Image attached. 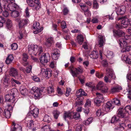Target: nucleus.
Wrapping results in <instances>:
<instances>
[{
    "mask_svg": "<svg viewBox=\"0 0 131 131\" xmlns=\"http://www.w3.org/2000/svg\"><path fill=\"white\" fill-rule=\"evenodd\" d=\"M74 113H73L67 112L65 113L63 116L64 119L66 120L67 118H69V119L74 118L75 119H78L80 118V114L78 112Z\"/></svg>",
    "mask_w": 131,
    "mask_h": 131,
    "instance_id": "obj_4",
    "label": "nucleus"
},
{
    "mask_svg": "<svg viewBox=\"0 0 131 131\" xmlns=\"http://www.w3.org/2000/svg\"><path fill=\"white\" fill-rule=\"evenodd\" d=\"M63 14L64 15H67L69 11L68 9L67 8H64L63 10Z\"/></svg>",
    "mask_w": 131,
    "mask_h": 131,
    "instance_id": "obj_63",
    "label": "nucleus"
},
{
    "mask_svg": "<svg viewBox=\"0 0 131 131\" xmlns=\"http://www.w3.org/2000/svg\"><path fill=\"white\" fill-rule=\"evenodd\" d=\"M112 78H111V76L106 75L104 77V80L106 83H110L112 80Z\"/></svg>",
    "mask_w": 131,
    "mask_h": 131,
    "instance_id": "obj_41",
    "label": "nucleus"
},
{
    "mask_svg": "<svg viewBox=\"0 0 131 131\" xmlns=\"http://www.w3.org/2000/svg\"><path fill=\"white\" fill-rule=\"evenodd\" d=\"M14 59V57L12 54L9 55L6 58L5 62L7 64H9L11 63Z\"/></svg>",
    "mask_w": 131,
    "mask_h": 131,
    "instance_id": "obj_23",
    "label": "nucleus"
},
{
    "mask_svg": "<svg viewBox=\"0 0 131 131\" xmlns=\"http://www.w3.org/2000/svg\"><path fill=\"white\" fill-rule=\"evenodd\" d=\"M122 88L121 86L117 85L112 89L111 91L113 93H115L118 92L119 90H122Z\"/></svg>",
    "mask_w": 131,
    "mask_h": 131,
    "instance_id": "obj_24",
    "label": "nucleus"
},
{
    "mask_svg": "<svg viewBox=\"0 0 131 131\" xmlns=\"http://www.w3.org/2000/svg\"><path fill=\"white\" fill-rule=\"evenodd\" d=\"M83 97H80L79 98L77 97L75 104V106L78 107L82 105L83 104Z\"/></svg>",
    "mask_w": 131,
    "mask_h": 131,
    "instance_id": "obj_20",
    "label": "nucleus"
},
{
    "mask_svg": "<svg viewBox=\"0 0 131 131\" xmlns=\"http://www.w3.org/2000/svg\"><path fill=\"white\" fill-rule=\"evenodd\" d=\"M28 53L30 54L39 55L42 52V48L39 47V48L37 45H29L28 47Z\"/></svg>",
    "mask_w": 131,
    "mask_h": 131,
    "instance_id": "obj_1",
    "label": "nucleus"
},
{
    "mask_svg": "<svg viewBox=\"0 0 131 131\" xmlns=\"http://www.w3.org/2000/svg\"><path fill=\"white\" fill-rule=\"evenodd\" d=\"M102 64L103 66L104 67H107L108 66V64L105 60H104L102 62Z\"/></svg>",
    "mask_w": 131,
    "mask_h": 131,
    "instance_id": "obj_52",
    "label": "nucleus"
},
{
    "mask_svg": "<svg viewBox=\"0 0 131 131\" xmlns=\"http://www.w3.org/2000/svg\"><path fill=\"white\" fill-rule=\"evenodd\" d=\"M28 20V19H25L20 20L19 22L18 26L20 30L24 29V28L27 24Z\"/></svg>",
    "mask_w": 131,
    "mask_h": 131,
    "instance_id": "obj_16",
    "label": "nucleus"
},
{
    "mask_svg": "<svg viewBox=\"0 0 131 131\" xmlns=\"http://www.w3.org/2000/svg\"><path fill=\"white\" fill-rule=\"evenodd\" d=\"M32 79L34 81L37 82H40V78L36 76L32 77Z\"/></svg>",
    "mask_w": 131,
    "mask_h": 131,
    "instance_id": "obj_47",
    "label": "nucleus"
},
{
    "mask_svg": "<svg viewBox=\"0 0 131 131\" xmlns=\"http://www.w3.org/2000/svg\"><path fill=\"white\" fill-rule=\"evenodd\" d=\"M92 118L91 117L89 118L87 120H86L83 122V124H85L86 125H87L89 124L92 122Z\"/></svg>",
    "mask_w": 131,
    "mask_h": 131,
    "instance_id": "obj_38",
    "label": "nucleus"
},
{
    "mask_svg": "<svg viewBox=\"0 0 131 131\" xmlns=\"http://www.w3.org/2000/svg\"><path fill=\"white\" fill-rule=\"evenodd\" d=\"M42 130L43 131H50V128L48 125H45L42 127Z\"/></svg>",
    "mask_w": 131,
    "mask_h": 131,
    "instance_id": "obj_40",
    "label": "nucleus"
},
{
    "mask_svg": "<svg viewBox=\"0 0 131 131\" xmlns=\"http://www.w3.org/2000/svg\"><path fill=\"white\" fill-rule=\"evenodd\" d=\"M54 92V90L53 87L50 86L47 88V92L48 93L50 94Z\"/></svg>",
    "mask_w": 131,
    "mask_h": 131,
    "instance_id": "obj_42",
    "label": "nucleus"
},
{
    "mask_svg": "<svg viewBox=\"0 0 131 131\" xmlns=\"http://www.w3.org/2000/svg\"><path fill=\"white\" fill-rule=\"evenodd\" d=\"M106 75L110 76L111 78L115 79L116 78L115 75L113 73L112 70L109 68H106Z\"/></svg>",
    "mask_w": 131,
    "mask_h": 131,
    "instance_id": "obj_21",
    "label": "nucleus"
},
{
    "mask_svg": "<svg viewBox=\"0 0 131 131\" xmlns=\"http://www.w3.org/2000/svg\"><path fill=\"white\" fill-rule=\"evenodd\" d=\"M12 26V22L10 20L8 19L6 23V27L8 29H10Z\"/></svg>",
    "mask_w": 131,
    "mask_h": 131,
    "instance_id": "obj_25",
    "label": "nucleus"
},
{
    "mask_svg": "<svg viewBox=\"0 0 131 131\" xmlns=\"http://www.w3.org/2000/svg\"><path fill=\"white\" fill-rule=\"evenodd\" d=\"M52 71L44 69H42L41 70V73L46 78H48L50 77L52 75Z\"/></svg>",
    "mask_w": 131,
    "mask_h": 131,
    "instance_id": "obj_13",
    "label": "nucleus"
},
{
    "mask_svg": "<svg viewBox=\"0 0 131 131\" xmlns=\"http://www.w3.org/2000/svg\"><path fill=\"white\" fill-rule=\"evenodd\" d=\"M82 130V126L81 125H79L76 128V131H81Z\"/></svg>",
    "mask_w": 131,
    "mask_h": 131,
    "instance_id": "obj_64",
    "label": "nucleus"
},
{
    "mask_svg": "<svg viewBox=\"0 0 131 131\" xmlns=\"http://www.w3.org/2000/svg\"><path fill=\"white\" fill-rule=\"evenodd\" d=\"M117 20H122L121 23L122 26H123V27H127L130 24V20L126 16L118 18Z\"/></svg>",
    "mask_w": 131,
    "mask_h": 131,
    "instance_id": "obj_7",
    "label": "nucleus"
},
{
    "mask_svg": "<svg viewBox=\"0 0 131 131\" xmlns=\"http://www.w3.org/2000/svg\"><path fill=\"white\" fill-rule=\"evenodd\" d=\"M118 116H114L112 118L111 120V123H116L119 120V118L118 117H119Z\"/></svg>",
    "mask_w": 131,
    "mask_h": 131,
    "instance_id": "obj_32",
    "label": "nucleus"
},
{
    "mask_svg": "<svg viewBox=\"0 0 131 131\" xmlns=\"http://www.w3.org/2000/svg\"><path fill=\"white\" fill-rule=\"evenodd\" d=\"M27 2L30 6L35 8V4L33 0H27Z\"/></svg>",
    "mask_w": 131,
    "mask_h": 131,
    "instance_id": "obj_34",
    "label": "nucleus"
},
{
    "mask_svg": "<svg viewBox=\"0 0 131 131\" xmlns=\"http://www.w3.org/2000/svg\"><path fill=\"white\" fill-rule=\"evenodd\" d=\"M12 49L13 50H15L17 48V45L16 43H13L11 45Z\"/></svg>",
    "mask_w": 131,
    "mask_h": 131,
    "instance_id": "obj_50",
    "label": "nucleus"
},
{
    "mask_svg": "<svg viewBox=\"0 0 131 131\" xmlns=\"http://www.w3.org/2000/svg\"><path fill=\"white\" fill-rule=\"evenodd\" d=\"M107 57L109 59L112 58L114 56L113 52L110 51H108L106 55Z\"/></svg>",
    "mask_w": 131,
    "mask_h": 131,
    "instance_id": "obj_28",
    "label": "nucleus"
},
{
    "mask_svg": "<svg viewBox=\"0 0 131 131\" xmlns=\"http://www.w3.org/2000/svg\"><path fill=\"white\" fill-rule=\"evenodd\" d=\"M119 126L120 128L122 130H123L124 129V127H126L125 124L124 123H119Z\"/></svg>",
    "mask_w": 131,
    "mask_h": 131,
    "instance_id": "obj_58",
    "label": "nucleus"
},
{
    "mask_svg": "<svg viewBox=\"0 0 131 131\" xmlns=\"http://www.w3.org/2000/svg\"><path fill=\"white\" fill-rule=\"evenodd\" d=\"M113 35L115 37H123L125 35V32L122 30H113Z\"/></svg>",
    "mask_w": 131,
    "mask_h": 131,
    "instance_id": "obj_15",
    "label": "nucleus"
},
{
    "mask_svg": "<svg viewBox=\"0 0 131 131\" xmlns=\"http://www.w3.org/2000/svg\"><path fill=\"white\" fill-rule=\"evenodd\" d=\"M13 126L14 128L12 129L11 131H16L18 130L22 131V127L19 124H16L14 122H12V126Z\"/></svg>",
    "mask_w": 131,
    "mask_h": 131,
    "instance_id": "obj_18",
    "label": "nucleus"
},
{
    "mask_svg": "<svg viewBox=\"0 0 131 131\" xmlns=\"http://www.w3.org/2000/svg\"><path fill=\"white\" fill-rule=\"evenodd\" d=\"M41 55V57L40 59V63L43 64L45 63H47L49 61L50 57L48 53H44L43 52H41L39 55Z\"/></svg>",
    "mask_w": 131,
    "mask_h": 131,
    "instance_id": "obj_6",
    "label": "nucleus"
},
{
    "mask_svg": "<svg viewBox=\"0 0 131 131\" xmlns=\"http://www.w3.org/2000/svg\"><path fill=\"white\" fill-rule=\"evenodd\" d=\"M9 74L11 76L21 79V76L18 74L17 70L14 68H11L9 70Z\"/></svg>",
    "mask_w": 131,
    "mask_h": 131,
    "instance_id": "obj_12",
    "label": "nucleus"
},
{
    "mask_svg": "<svg viewBox=\"0 0 131 131\" xmlns=\"http://www.w3.org/2000/svg\"><path fill=\"white\" fill-rule=\"evenodd\" d=\"M43 120L44 122L49 123L51 121V118L48 115L46 114Z\"/></svg>",
    "mask_w": 131,
    "mask_h": 131,
    "instance_id": "obj_33",
    "label": "nucleus"
},
{
    "mask_svg": "<svg viewBox=\"0 0 131 131\" xmlns=\"http://www.w3.org/2000/svg\"><path fill=\"white\" fill-rule=\"evenodd\" d=\"M35 7L34 8V9L36 10H38L40 7L41 4L39 2L38 0H35Z\"/></svg>",
    "mask_w": 131,
    "mask_h": 131,
    "instance_id": "obj_27",
    "label": "nucleus"
},
{
    "mask_svg": "<svg viewBox=\"0 0 131 131\" xmlns=\"http://www.w3.org/2000/svg\"><path fill=\"white\" fill-rule=\"evenodd\" d=\"M69 69L73 77H77L78 75L83 72V70L81 67L74 68L73 66H70Z\"/></svg>",
    "mask_w": 131,
    "mask_h": 131,
    "instance_id": "obj_5",
    "label": "nucleus"
},
{
    "mask_svg": "<svg viewBox=\"0 0 131 131\" xmlns=\"http://www.w3.org/2000/svg\"><path fill=\"white\" fill-rule=\"evenodd\" d=\"M97 87L103 93H106L108 91L107 88L102 82H100L97 85Z\"/></svg>",
    "mask_w": 131,
    "mask_h": 131,
    "instance_id": "obj_10",
    "label": "nucleus"
},
{
    "mask_svg": "<svg viewBox=\"0 0 131 131\" xmlns=\"http://www.w3.org/2000/svg\"><path fill=\"white\" fill-rule=\"evenodd\" d=\"M126 9V7L125 6H121L118 7L116 9V13L118 15H123L124 14Z\"/></svg>",
    "mask_w": 131,
    "mask_h": 131,
    "instance_id": "obj_17",
    "label": "nucleus"
},
{
    "mask_svg": "<svg viewBox=\"0 0 131 131\" xmlns=\"http://www.w3.org/2000/svg\"><path fill=\"white\" fill-rule=\"evenodd\" d=\"M3 115L6 118H9L11 116V114L9 110H5L4 111V113L3 114Z\"/></svg>",
    "mask_w": 131,
    "mask_h": 131,
    "instance_id": "obj_30",
    "label": "nucleus"
},
{
    "mask_svg": "<svg viewBox=\"0 0 131 131\" xmlns=\"http://www.w3.org/2000/svg\"><path fill=\"white\" fill-rule=\"evenodd\" d=\"M11 91L10 94L6 95L5 98L6 101L13 103L15 101L14 96L16 95L18 92L17 89L16 88L12 89Z\"/></svg>",
    "mask_w": 131,
    "mask_h": 131,
    "instance_id": "obj_2",
    "label": "nucleus"
},
{
    "mask_svg": "<svg viewBox=\"0 0 131 131\" xmlns=\"http://www.w3.org/2000/svg\"><path fill=\"white\" fill-rule=\"evenodd\" d=\"M113 100V102L115 104L118 105L120 104V101L118 99L115 98Z\"/></svg>",
    "mask_w": 131,
    "mask_h": 131,
    "instance_id": "obj_55",
    "label": "nucleus"
},
{
    "mask_svg": "<svg viewBox=\"0 0 131 131\" xmlns=\"http://www.w3.org/2000/svg\"><path fill=\"white\" fill-rule=\"evenodd\" d=\"M77 41L81 45L83 41V37L82 35H79L77 36Z\"/></svg>",
    "mask_w": 131,
    "mask_h": 131,
    "instance_id": "obj_29",
    "label": "nucleus"
},
{
    "mask_svg": "<svg viewBox=\"0 0 131 131\" xmlns=\"http://www.w3.org/2000/svg\"><path fill=\"white\" fill-rule=\"evenodd\" d=\"M28 58V56L26 53H24L23 54V60L25 62H26Z\"/></svg>",
    "mask_w": 131,
    "mask_h": 131,
    "instance_id": "obj_59",
    "label": "nucleus"
},
{
    "mask_svg": "<svg viewBox=\"0 0 131 131\" xmlns=\"http://www.w3.org/2000/svg\"><path fill=\"white\" fill-rule=\"evenodd\" d=\"M29 128H31L34 127V121L33 120H31L29 122Z\"/></svg>",
    "mask_w": 131,
    "mask_h": 131,
    "instance_id": "obj_54",
    "label": "nucleus"
},
{
    "mask_svg": "<svg viewBox=\"0 0 131 131\" xmlns=\"http://www.w3.org/2000/svg\"><path fill=\"white\" fill-rule=\"evenodd\" d=\"M96 94L97 97L94 100L95 103L97 106H99L100 104L103 102L104 99L102 94L99 93H96Z\"/></svg>",
    "mask_w": 131,
    "mask_h": 131,
    "instance_id": "obj_8",
    "label": "nucleus"
},
{
    "mask_svg": "<svg viewBox=\"0 0 131 131\" xmlns=\"http://www.w3.org/2000/svg\"><path fill=\"white\" fill-rule=\"evenodd\" d=\"M131 50V46H126L124 47L122 50L123 52H128Z\"/></svg>",
    "mask_w": 131,
    "mask_h": 131,
    "instance_id": "obj_35",
    "label": "nucleus"
},
{
    "mask_svg": "<svg viewBox=\"0 0 131 131\" xmlns=\"http://www.w3.org/2000/svg\"><path fill=\"white\" fill-rule=\"evenodd\" d=\"M71 91V89L69 88H67L66 90V92L65 93V95L66 96H68L69 95V93Z\"/></svg>",
    "mask_w": 131,
    "mask_h": 131,
    "instance_id": "obj_61",
    "label": "nucleus"
},
{
    "mask_svg": "<svg viewBox=\"0 0 131 131\" xmlns=\"http://www.w3.org/2000/svg\"><path fill=\"white\" fill-rule=\"evenodd\" d=\"M91 105V101L89 100H88L86 101V102L85 104V106L88 107L90 106Z\"/></svg>",
    "mask_w": 131,
    "mask_h": 131,
    "instance_id": "obj_62",
    "label": "nucleus"
},
{
    "mask_svg": "<svg viewBox=\"0 0 131 131\" xmlns=\"http://www.w3.org/2000/svg\"><path fill=\"white\" fill-rule=\"evenodd\" d=\"M81 89H80L78 91H77L75 94L77 97H83L81 96Z\"/></svg>",
    "mask_w": 131,
    "mask_h": 131,
    "instance_id": "obj_51",
    "label": "nucleus"
},
{
    "mask_svg": "<svg viewBox=\"0 0 131 131\" xmlns=\"http://www.w3.org/2000/svg\"><path fill=\"white\" fill-rule=\"evenodd\" d=\"M59 54H54V53L52 54V59L54 60H56L58 59L59 57Z\"/></svg>",
    "mask_w": 131,
    "mask_h": 131,
    "instance_id": "obj_48",
    "label": "nucleus"
},
{
    "mask_svg": "<svg viewBox=\"0 0 131 131\" xmlns=\"http://www.w3.org/2000/svg\"><path fill=\"white\" fill-rule=\"evenodd\" d=\"M31 68L32 67L31 65L27 67L26 70V72L27 73H29L31 71Z\"/></svg>",
    "mask_w": 131,
    "mask_h": 131,
    "instance_id": "obj_60",
    "label": "nucleus"
},
{
    "mask_svg": "<svg viewBox=\"0 0 131 131\" xmlns=\"http://www.w3.org/2000/svg\"><path fill=\"white\" fill-rule=\"evenodd\" d=\"M12 11V16L14 18L17 17L19 15V13L17 11L14 10V11Z\"/></svg>",
    "mask_w": 131,
    "mask_h": 131,
    "instance_id": "obj_36",
    "label": "nucleus"
},
{
    "mask_svg": "<svg viewBox=\"0 0 131 131\" xmlns=\"http://www.w3.org/2000/svg\"><path fill=\"white\" fill-rule=\"evenodd\" d=\"M95 75L96 77L99 78L103 77V73L98 72H97L96 73Z\"/></svg>",
    "mask_w": 131,
    "mask_h": 131,
    "instance_id": "obj_53",
    "label": "nucleus"
},
{
    "mask_svg": "<svg viewBox=\"0 0 131 131\" xmlns=\"http://www.w3.org/2000/svg\"><path fill=\"white\" fill-rule=\"evenodd\" d=\"M93 5V7L94 9H97L98 8L99 5L96 0H94Z\"/></svg>",
    "mask_w": 131,
    "mask_h": 131,
    "instance_id": "obj_43",
    "label": "nucleus"
},
{
    "mask_svg": "<svg viewBox=\"0 0 131 131\" xmlns=\"http://www.w3.org/2000/svg\"><path fill=\"white\" fill-rule=\"evenodd\" d=\"M91 58L93 59H96L98 57V55L97 52L96 51H94L91 52Z\"/></svg>",
    "mask_w": 131,
    "mask_h": 131,
    "instance_id": "obj_31",
    "label": "nucleus"
},
{
    "mask_svg": "<svg viewBox=\"0 0 131 131\" xmlns=\"http://www.w3.org/2000/svg\"><path fill=\"white\" fill-rule=\"evenodd\" d=\"M84 11V14L86 16H90L91 14L89 11L88 9H87L85 10Z\"/></svg>",
    "mask_w": 131,
    "mask_h": 131,
    "instance_id": "obj_49",
    "label": "nucleus"
},
{
    "mask_svg": "<svg viewBox=\"0 0 131 131\" xmlns=\"http://www.w3.org/2000/svg\"><path fill=\"white\" fill-rule=\"evenodd\" d=\"M1 1L4 2L3 5L7 6L11 11L15 10L18 8V6L14 2H12L10 0H2Z\"/></svg>",
    "mask_w": 131,
    "mask_h": 131,
    "instance_id": "obj_3",
    "label": "nucleus"
},
{
    "mask_svg": "<svg viewBox=\"0 0 131 131\" xmlns=\"http://www.w3.org/2000/svg\"><path fill=\"white\" fill-rule=\"evenodd\" d=\"M114 107L113 104L111 101L108 102L105 105L104 108L105 111L108 112L111 110H112Z\"/></svg>",
    "mask_w": 131,
    "mask_h": 131,
    "instance_id": "obj_14",
    "label": "nucleus"
},
{
    "mask_svg": "<svg viewBox=\"0 0 131 131\" xmlns=\"http://www.w3.org/2000/svg\"><path fill=\"white\" fill-rule=\"evenodd\" d=\"M29 113V115L31 114L34 117L36 118L37 117L39 114V110L37 108H35L33 110L30 111Z\"/></svg>",
    "mask_w": 131,
    "mask_h": 131,
    "instance_id": "obj_19",
    "label": "nucleus"
},
{
    "mask_svg": "<svg viewBox=\"0 0 131 131\" xmlns=\"http://www.w3.org/2000/svg\"><path fill=\"white\" fill-rule=\"evenodd\" d=\"M46 41L47 43L51 44L53 42V38L52 37L49 38L47 39Z\"/></svg>",
    "mask_w": 131,
    "mask_h": 131,
    "instance_id": "obj_57",
    "label": "nucleus"
},
{
    "mask_svg": "<svg viewBox=\"0 0 131 131\" xmlns=\"http://www.w3.org/2000/svg\"><path fill=\"white\" fill-rule=\"evenodd\" d=\"M33 29H36V30L34 31L33 32L34 34H37L43 30V27L40 28V25L39 23L37 22H35L33 25Z\"/></svg>",
    "mask_w": 131,
    "mask_h": 131,
    "instance_id": "obj_9",
    "label": "nucleus"
},
{
    "mask_svg": "<svg viewBox=\"0 0 131 131\" xmlns=\"http://www.w3.org/2000/svg\"><path fill=\"white\" fill-rule=\"evenodd\" d=\"M19 90L20 93L22 95L25 94L27 91V89L24 86H20Z\"/></svg>",
    "mask_w": 131,
    "mask_h": 131,
    "instance_id": "obj_26",
    "label": "nucleus"
},
{
    "mask_svg": "<svg viewBox=\"0 0 131 131\" xmlns=\"http://www.w3.org/2000/svg\"><path fill=\"white\" fill-rule=\"evenodd\" d=\"M31 90L34 92V95L35 99H39L41 95V94L39 88L36 87H34L31 89Z\"/></svg>",
    "mask_w": 131,
    "mask_h": 131,
    "instance_id": "obj_11",
    "label": "nucleus"
},
{
    "mask_svg": "<svg viewBox=\"0 0 131 131\" xmlns=\"http://www.w3.org/2000/svg\"><path fill=\"white\" fill-rule=\"evenodd\" d=\"M5 21L4 18L2 16H0V27L3 26V23H5Z\"/></svg>",
    "mask_w": 131,
    "mask_h": 131,
    "instance_id": "obj_45",
    "label": "nucleus"
},
{
    "mask_svg": "<svg viewBox=\"0 0 131 131\" xmlns=\"http://www.w3.org/2000/svg\"><path fill=\"white\" fill-rule=\"evenodd\" d=\"M96 114L98 117L100 116L101 115H103V112L101 111V109H98L96 113Z\"/></svg>",
    "mask_w": 131,
    "mask_h": 131,
    "instance_id": "obj_44",
    "label": "nucleus"
},
{
    "mask_svg": "<svg viewBox=\"0 0 131 131\" xmlns=\"http://www.w3.org/2000/svg\"><path fill=\"white\" fill-rule=\"evenodd\" d=\"M131 108V107L129 106H127L125 107L124 110V113H127L129 111L130 109Z\"/></svg>",
    "mask_w": 131,
    "mask_h": 131,
    "instance_id": "obj_46",
    "label": "nucleus"
},
{
    "mask_svg": "<svg viewBox=\"0 0 131 131\" xmlns=\"http://www.w3.org/2000/svg\"><path fill=\"white\" fill-rule=\"evenodd\" d=\"M53 114L54 118L57 119L58 118L60 113L59 111L56 110L53 111Z\"/></svg>",
    "mask_w": 131,
    "mask_h": 131,
    "instance_id": "obj_39",
    "label": "nucleus"
},
{
    "mask_svg": "<svg viewBox=\"0 0 131 131\" xmlns=\"http://www.w3.org/2000/svg\"><path fill=\"white\" fill-rule=\"evenodd\" d=\"M118 43L120 47L123 48L127 46V42L123 38L120 39Z\"/></svg>",
    "mask_w": 131,
    "mask_h": 131,
    "instance_id": "obj_22",
    "label": "nucleus"
},
{
    "mask_svg": "<svg viewBox=\"0 0 131 131\" xmlns=\"http://www.w3.org/2000/svg\"><path fill=\"white\" fill-rule=\"evenodd\" d=\"M99 45H100V47H102L103 45L104 41L103 40V36H100L99 37Z\"/></svg>",
    "mask_w": 131,
    "mask_h": 131,
    "instance_id": "obj_37",
    "label": "nucleus"
},
{
    "mask_svg": "<svg viewBox=\"0 0 131 131\" xmlns=\"http://www.w3.org/2000/svg\"><path fill=\"white\" fill-rule=\"evenodd\" d=\"M61 26L62 29H64L67 27L66 24L64 21H63L61 22Z\"/></svg>",
    "mask_w": 131,
    "mask_h": 131,
    "instance_id": "obj_56",
    "label": "nucleus"
}]
</instances>
